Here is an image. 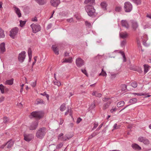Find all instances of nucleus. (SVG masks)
I'll return each instance as SVG.
<instances>
[{"mask_svg": "<svg viewBox=\"0 0 151 151\" xmlns=\"http://www.w3.org/2000/svg\"><path fill=\"white\" fill-rule=\"evenodd\" d=\"M132 1L137 5H140L141 3L140 0H132Z\"/></svg>", "mask_w": 151, "mask_h": 151, "instance_id": "37", "label": "nucleus"}, {"mask_svg": "<svg viewBox=\"0 0 151 151\" xmlns=\"http://www.w3.org/2000/svg\"><path fill=\"white\" fill-rule=\"evenodd\" d=\"M63 145V143H60L58 145H57L56 146V148L58 149H59Z\"/></svg>", "mask_w": 151, "mask_h": 151, "instance_id": "48", "label": "nucleus"}, {"mask_svg": "<svg viewBox=\"0 0 151 151\" xmlns=\"http://www.w3.org/2000/svg\"><path fill=\"white\" fill-rule=\"evenodd\" d=\"M13 81L14 79L13 78L10 80H7L5 81V84L6 85H12L13 83Z\"/></svg>", "mask_w": 151, "mask_h": 151, "instance_id": "24", "label": "nucleus"}, {"mask_svg": "<svg viewBox=\"0 0 151 151\" xmlns=\"http://www.w3.org/2000/svg\"><path fill=\"white\" fill-rule=\"evenodd\" d=\"M14 11L18 15V17H21L22 14L20 9L18 8L16 6H14Z\"/></svg>", "mask_w": 151, "mask_h": 151, "instance_id": "16", "label": "nucleus"}, {"mask_svg": "<svg viewBox=\"0 0 151 151\" xmlns=\"http://www.w3.org/2000/svg\"><path fill=\"white\" fill-rule=\"evenodd\" d=\"M85 24L86 26L88 28H91L92 27L91 24L87 21L85 22Z\"/></svg>", "mask_w": 151, "mask_h": 151, "instance_id": "43", "label": "nucleus"}, {"mask_svg": "<svg viewBox=\"0 0 151 151\" xmlns=\"http://www.w3.org/2000/svg\"><path fill=\"white\" fill-rule=\"evenodd\" d=\"M40 94L44 96H45L47 98V100H49V95L47 94L45 92H44L43 93H41Z\"/></svg>", "mask_w": 151, "mask_h": 151, "instance_id": "42", "label": "nucleus"}, {"mask_svg": "<svg viewBox=\"0 0 151 151\" xmlns=\"http://www.w3.org/2000/svg\"><path fill=\"white\" fill-rule=\"evenodd\" d=\"M55 81H53V83L55 85H57L58 86H59L61 85L60 82L57 80H55Z\"/></svg>", "mask_w": 151, "mask_h": 151, "instance_id": "39", "label": "nucleus"}, {"mask_svg": "<svg viewBox=\"0 0 151 151\" xmlns=\"http://www.w3.org/2000/svg\"><path fill=\"white\" fill-rule=\"evenodd\" d=\"M64 137L63 134V133H61L58 136V140L62 141V139Z\"/></svg>", "mask_w": 151, "mask_h": 151, "instance_id": "40", "label": "nucleus"}, {"mask_svg": "<svg viewBox=\"0 0 151 151\" xmlns=\"http://www.w3.org/2000/svg\"><path fill=\"white\" fill-rule=\"evenodd\" d=\"M36 85V81L32 82L31 83V86L33 87H35Z\"/></svg>", "mask_w": 151, "mask_h": 151, "instance_id": "57", "label": "nucleus"}, {"mask_svg": "<svg viewBox=\"0 0 151 151\" xmlns=\"http://www.w3.org/2000/svg\"><path fill=\"white\" fill-rule=\"evenodd\" d=\"M20 25L21 27H22L24 26L26 24V21H22L20 20Z\"/></svg>", "mask_w": 151, "mask_h": 151, "instance_id": "44", "label": "nucleus"}, {"mask_svg": "<svg viewBox=\"0 0 151 151\" xmlns=\"http://www.w3.org/2000/svg\"><path fill=\"white\" fill-rule=\"evenodd\" d=\"M71 110L69 109V108H68V110L66 111L65 112V115H67L69 112H70V116H71Z\"/></svg>", "mask_w": 151, "mask_h": 151, "instance_id": "51", "label": "nucleus"}, {"mask_svg": "<svg viewBox=\"0 0 151 151\" xmlns=\"http://www.w3.org/2000/svg\"><path fill=\"white\" fill-rule=\"evenodd\" d=\"M72 61V59L71 57H70L68 59L64 58L62 61V63H71Z\"/></svg>", "mask_w": 151, "mask_h": 151, "instance_id": "23", "label": "nucleus"}, {"mask_svg": "<svg viewBox=\"0 0 151 151\" xmlns=\"http://www.w3.org/2000/svg\"><path fill=\"white\" fill-rule=\"evenodd\" d=\"M40 5H42L46 3L45 0H35Z\"/></svg>", "mask_w": 151, "mask_h": 151, "instance_id": "26", "label": "nucleus"}, {"mask_svg": "<svg viewBox=\"0 0 151 151\" xmlns=\"http://www.w3.org/2000/svg\"><path fill=\"white\" fill-rule=\"evenodd\" d=\"M32 20L33 22H37V17H35L34 18H32Z\"/></svg>", "mask_w": 151, "mask_h": 151, "instance_id": "62", "label": "nucleus"}, {"mask_svg": "<svg viewBox=\"0 0 151 151\" xmlns=\"http://www.w3.org/2000/svg\"><path fill=\"white\" fill-rule=\"evenodd\" d=\"M92 95L96 97H100L102 95L101 93H99L96 91L93 92L92 94Z\"/></svg>", "mask_w": 151, "mask_h": 151, "instance_id": "28", "label": "nucleus"}, {"mask_svg": "<svg viewBox=\"0 0 151 151\" xmlns=\"http://www.w3.org/2000/svg\"><path fill=\"white\" fill-rule=\"evenodd\" d=\"M28 55L29 58V61L30 62L32 57V50L30 48H29L28 50Z\"/></svg>", "mask_w": 151, "mask_h": 151, "instance_id": "27", "label": "nucleus"}, {"mask_svg": "<svg viewBox=\"0 0 151 151\" xmlns=\"http://www.w3.org/2000/svg\"><path fill=\"white\" fill-rule=\"evenodd\" d=\"M124 102L123 101H121L118 103L117 106L118 107H119L122 106L124 104Z\"/></svg>", "mask_w": 151, "mask_h": 151, "instance_id": "35", "label": "nucleus"}, {"mask_svg": "<svg viewBox=\"0 0 151 151\" xmlns=\"http://www.w3.org/2000/svg\"><path fill=\"white\" fill-rule=\"evenodd\" d=\"M66 109L65 104V103L63 104L60 106V110L62 111H63Z\"/></svg>", "mask_w": 151, "mask_h": 151, "instance_id": "31", "label": "nucleus"}, {"mask_svg": "<svg viewBox=\"0 0 151 151\" xmlns=\"http://www.w3.org/2000/svg\"><path fill=\"white\" fill-rule=\"evenodd\" d=\"M137 99L136 98H134L130 99L129 102L131 104H132L137 102Z\"/></svg>", "mask_w": 151, "mask_h": 151, "instance_id": "32", "label": "nucleus"}, {"mask_svg": "<svg viewBox=\"0 0 151 151\" xmlns=\"http://www.w3.org/2000/svg\"><path fill=\"white\" fill-rule=\"evenodd\" d=\"M126 43V41L125 40H123L121 41V45L122 47H125Z\"/></svg>", "mask_w": 151, "mask_h": 151, "instance_id": "46", "label": "nucleus"}, {"mask_svg": "<svg viewBox=\"0 0 151 151\" xmlns=\"http://www.w3.org/2000/svg\"><path fill=\"white\" fill-rule=\"evenodd\" d=\"M109 99V98L105 97L102 100L104 101H107Z\"/></svg>", "mask_w": 151, "mask_h": 151, "instance_id": "64", "label": "nucleus"}, {"mask_svg": "<svg viewBox=\"0 0 151 151\" xmlns=\"http://www.w3.org/2000/svg\"><path fill=\"white\" fill-rule=\"evenodd\" d=\"M43 116L42 113L41 111H33L31 113L29 117L32 118L33 117L40 119Z\"/></svg>", "mask_w": 151, "mask_h": 151, "instance_id": "3", "label": "nucleus"}, {"mask_svg": "<svg viewBox=\"0 0 151 151\" xmlns=\"http://www.w3.org/2000/svg\"><path fill=\"white\" fill-rule=\"evenodd\" d=\"M5 87L2 84H0V91L2 93H4V90Z\"/></svg>", "mask_w": 151, "mask_h": 151, "instance_id": "36", "label": "nucleus"}, {"mask_svg": "<svg viewBox=\"0 0 151 151\" xmlns=\"http://www.w3.org/2000/svg\"><path fill=\"white\" fill-rule=\"evenodd\" d=\"M76 64L78 67H81L84 64V61L81 58H78L76 59Z\"/></svg>", "mask_w": 151, "mask_h": 151, "instance_id": "8", "label": "nucleus"}, {"mask_svg": "<svg viewBox=\"0 0 151 151\" xmlns=\"http://www.w3.org/2000/svg\"><path fill=\"white\" fill-rule=\"evenodd\" d=\"M45 104L44 101L41 99H38L36 100V104Z\"/></svg>", "mask_w": 151, "mask_h": 151, "instance_id": "25", "label": "nucleus"}, {"mask_svg": "<svg viewBox=\"0 0 151 151\" xmlns=\"http://www.w3.org/2000/svg\"><path fill=\"white\" fill-rule=\"evenodd\" d=\"M95 0H85L84 3L86 4H88L89 5H93L94 4Z\"/></svg>", "mask_w": 151, "mask_h": 151, "instance_id": "18", "label": "nucleus"}, {"mask_svg": "<svg viewBox=\"0 0 151 151\" xmlns=\"http://www.w3.org/2000/svg\"><path fill=\"white\" fill-rule=\"evenodd\" d=\"M25 53V51H22L19 54L18 59L19 62L22 63L24 61L26 57Z\"/></svg>", "mask_w": 151, "mask_h": 151, "instance_id": "7", "label": "nucleus"}, {"mask_svg": "<svg viewBox=\"0 0 151 151\" xmlns=\"http://www.w3.org/2000/svg\"><path fill=\"white\" fill-rule=\"evenodd\" d=\"M68 139H67V136L66 134L64 136L63 138L62 139V141H65L68 140Z\"/></svg>", "mask_w": 151, "mask_h": 151, "instance_id": "58", "label": "nucleus"}, {"mask_svg": "<svg viewBox=\"0 0 151 151\" xmlns=\"http://www.w3.org/2000/svg\"><path fill=\"white\" fill-rule=\"evenodd\" d=\"M121 22L122 26L127 28H129V25L127 21L126 20H122L121 21Z\"/></svg>", "mask_w": 151, "mask_h": 151, "instance_id": "15", "label": "nucleus"}, {"mask_svg": "<svg viewBox=\"0 0 151 151\" xmlns=\"http://www.w3.org/2000/svg\"><path fill=\"white\" fill-rule=\"evenodd\" d=\"M19 29L17 27H15L13 28L10 31V36L12 38H14L15 36L18 33Z\"/></svg>", "mask_w": 151, "mask_h": 151, "instance_id": "6", "label": "nucleus"}, {"mask_svg": "<svg viewBox=\"0 0 151 151\" xmlns=\"http://www.w3.org/2000/svg\"><path fill=\"white\" fill-rule=\"evenodd\" d=\"M124 9L125 12H130L132 9V4L129 1L125 2L124 3Z\"/></svg>", "mask_w": 151, "mask_h": 151, "instance_id": "4", "label": "nucleus"}, {"mask_svg": "<svg viewBox=\"0 0 151 151\" xmlns=\"http://www.w3.org/2000/svg\"><path fill=\"white\" fill-rule=\"evenodd\" d=\"M5 37L4 30L0 28V38Z\"/></svg>", "mask_w": 151, "mask_h": 151, "instance_id": "34", "label": "nucleus"}, {"mask_svg": "<svg viewBox=\"0 0 151 151\" xmlns=\"http://www.w3.org/2000/svg\"><path fill=\"white\" fill-rule=\"evenodd\" d=\"M132 26L134 30H136L138 27V24L137 22L133 21L132 22Z\"/></svg>", "mask_w": 151, "mask_h": 151, "instance_id": "20", "label": "nucleus"}, {"mask_svg": "<svg viewBox=\"0 0 151 151\" xmlns=\"http://www.w3.org/2000/svg\"><path fill=\"white\" fill-rule=\"evenodd\" d=\"M107 6L108 4L105 1H102L100 4V6L101 8L104 10H107Z\"/></svg>", "mask_w": 151, "mask_h": 151, "instance_id": "12", "label": "nucleus"}, {"mask_svg": "<svg viewBox=\"0 0 151 151\" xmlns=\"http://www.w3.org/2000/svg\"><path fill=\"white\" fill-rule=\"evenodd\" d=\"M30 27L32 28L33 32L35 33L39 32L41 30V27L40 25L35 24H32L30 25Z\"/></svg>", "mask_w": 151, "mask_h": 151, "instance_id": "5", "label": "nucleus"}, {"mask_svg": "<svg viewBox=\"0 0 151 151\" xmlns=\"http://www.w3.org/2000/svg\"><path fill=\"white\" fill-rule=\"evenodd\" d=\"M144 72L145 73H146L148 71L149 67L150 66L147 65L145 64L144 65Z\"/></svg>", "mask_w": 151, "mask_h": 151, "instance_id": "33", "label": "nucleus"}, {"mask_svg": "<svg viewBox=\"0 0 151 151\" xmlns=\"http://www.w3.org/2000/svg\"><path fill=\"white\" fill-rule=\"evenodd\" d=\"M133 94L135 95H137L138 96H143L144 95V94L142 93H133Z\"/></svg>", "mask_w": 151, "mask_h": 151, "instance_id": "61", "label": "nucleus"}, {"mask_svg": "<svg viewBox=\"0 0 151 151\" xmlns=\"http://www.w3.org/2000/svg\"><path fill=\"white\" fill-rule=\"evenodd\" d=\"M95 102L94 101L93 103H92L90 107H89V109H93L95 107Z\"/></svg>", "mask_w": 151, "mask_h": 151, "instance_id": "45", "label": "nucleus"}, {"mask_svg": "<svg viewBox=\"0 0 151 151\" xmlns=\"http://www.w3.org/2000/svg\"><path fill=\"white\" fill-rule=\"evenodd\" d=\"M122 9V8L120 6H116L115 9V11L117 12H120Z\"/></svg>", "mask_w": 151, "mask_h": 151, "instance_id": "41", "label": "nucleus"}, {"mask_svg": "<svg viewBox=\"0 0 151 151\" xmlns=\"http://www.w3.org/2000/svg\"><path fill=\"white\" fill-rule=\"evenodd\" d=\"M6 144V145H7V148L8 149H10L13 146L14 144V142L12 139H11L7 142Z\"/></svg>", "mask_w": 151, "mask_h": 151, "instance_id": "13", "label": "nucleus"}, {"mask_svg": "<svg viewBox=\"0 0 151 151\" xmlns=\"http://www.w3.org/2000/svg\"><path fill=\"white\" fill-rule=\"evenodd\" d=\"M52 49L55 53L57 55H58L59 54L58 49L57 48L56 46L53 45L52 46Z\"/></svg>", "mask_w": 151, "mask_h": 151, "instance_id": "22", "label": "nucleus"}, {"mask_svg": "<svg viewBox=\"0 0 151 151\" xmlns=\"http://www.w3.org/2000/svg\"><path fill=\"white\" fill-rule=\"evenodd\" d=\"M121 54L123 56V58L124 59V61L125 62L126 61V59L125 56V55L124 53L123 52H121Z\"/></svg>", "mask_w": 151, "mask_h": 151, "instance_id": "53", "label": "nucleus"}, {"mask_svg": "<svg viewBox=\"0 0 151 151\" xmlns=\"http://www.w3.org/2000/svg\"><path fill=\"white\" fill-rule=\"evenodd\" d=\"M119 36L121 38L123 39H124L128 37V34L126 32H122L119 33Z\"/></svg>", "mask_w": 151, "mask_h": 151, "instance_id": "17", "label": "nucleus"}, {"mask_svg": "<svg viewBox=\"0 0 151 151\" xmlns=\"http://www.w3.org/2000/svg\"><path fill=\"white\" fill-rule=\"evenodd\" d=\"M122 90L123 91H125L127 88V86L126 85L123 84L122 85Z\"/></svg>", "mask_w": 151, "mask_h": 151, "instance_id": "52", "label": "nucleus"}, {"mask_svg": "<svg viewBox=\"0 0 151 151\" xmlns=\"http://www.w3.org/2000/svg\"><path fill=\"white\" fill-rule=\"evenodd\" d=\"M143 142L145 144H149V141L147 139L145 138Z\"/></svg>", "mask_w": 151, "mask_h": 151, "instance_id": "54", "label": "nucleus"}, {"mask_svg": "<svg viewBox=\"0 0 151 151\" xmlns=\"http://www.w3.org/2000/svg\"><path fill=\"white\" fill-rule=\"evenodd\" d=\"M117 74L116 73L111 74L110 77L112 79H114L116 78Z\"/></svg>", "mask_w": 151, "mask_h": 151, "instance_id": "50", "label": "nucleus"}, {"mask_svg": "<svg viewBox=\"0 0 151 151\" xmlns=\"http://www.w3.org/2000/svg\"><path fill=\"white\" fill-rule=\"evenodd\" d=\"M98 123H95L94 124L93 127V128L92 130H93L95 129H96L98 126Z\"/></svg>", "mask_w": 151, "mask_h": 151, "instance_id": "55", "label": "nucleus"}, {"mask_svg": "<svg viewBox=\"0 0 151 151\" xmlns=\"http://www.w3.org/2000/svg\"><path fill=\"white\" fill-rule=\"evenodd\" d=\"M114 127V129H118L119 127L117 126V124H115L113 127Z\"/></svg>", "mask_w": 151, "mask_h": 151, "instance_id": "59", "label": "nucleus"}, {"mask_svg": "<svg viewBox=\"0 0 151 151\" xmlns=\"http://www.w3.org/2000/svg\"><path fill=\"white\" fill-rule=\"evenodd\" d=\"M81 71L83 73H84L87 76H88V74L87 73L86 70L85 69H81Z\"/></svg>", "mask_w": 151, "mask_h": 151, "instance_id": "56", "label": "nucleus"}, {"mask_svg": "<svg viewBox=\"0 0 151 151\" xmlns=\"http://www.w3.org/2000/svg\"><path fill=\"white\" fill-rule=\"evenodd\" d=\"M85 8L88 16H92L94 15L95 10L93 5L87 4L85 6Z\"/></svg>", "mask_w": 151, "mask_h": 151, "instance_id": "2", "label": "nucleus"}, {"mask_svg": "<svg viewBox=\"0 0 151 151\" xmlns=\"http://www.w3.org/2000/svg\"><path fill=\"white\" fill-rule=\"evenodd\" d=\"M145 138L143 137H139L138 138V140L141 142H143Z\"/></svg>", "mask_w": 151, "mask_h": 151, "instance_id": "49", "label": "nucleus"}, {"mask_svg": "<svg viewBox=\"0 0 151 151\" xmlns=\"http://www.w3.org/2000/svg\"><path fill=\"white\" fill-rule=\"evenodd\" d=\"M5 50V44L4 42H2L0 45V52L3 53Z\"/></svg>", "mask_w": 151, "mask_h": 151, "instance_id": "14", "label": "nucleus"}, {"mask_svg": "<svg viewBox=\"0 0 151 151\" xmlns=\"http://www.w3.org/2000/svg\"><path fill=\"white\" fill-rule=\"evenodd\" d=\"M24 139L27 142H29L34 138L32 134L24 135Z\"/></svg>", "mask_w": 151, "mask_h": 151, "instance_id": "9", "label": "nucleus"}, {"mask_svg": "<svg viewBox=\"0 0 151 151\" xmlns=\"http://www.w3.org/2000/svg\"><path fill=\"white\" fill-rule=\"evenodd\" d=\"M50 3L52 6L56 7L60 4V0H51Z\"/></svg>", "mask_w": 151, "mask_h": 151, "instance_id": "11", "label": "nucleus"}, {"mask_svg": "<svg viewBox=\"0 0 151 151\" xmlns=\"http://www.w3.org/2000/svg\"><path fill=\"white\" fill-rule=\"evenodd\" d=\"M38 125V122L37 121H35L33 122L29 127V129L30 130H33L35 129Z\"/></svg>", "mask_w": 151, "mask_h": 151, "instance_id": "10", "label": "nucleus"}, {"mask_svg": "<svg viewBox=\"0 0 151 151\" xmlns=\"http://www.w3.org/2000/svg\"><path fill=\"white\" fill-rule=\"evenodd\" d=\"M52 26V24H48L47 27V29L48 30Z\"/></svg>", "mask_w": 151, "mask_h": 151, "instance_id": "60", "label": "nucleus"}, {"mask_svg": "<svg viewBox=\"0 0 151 151\" xmlns=\"http://www.w3.org/2000/svg\"><path fill=\"white\" fill-rule=\"evenodd\" d=\"M107 75L106 72L104 70V68H102L101 69V72L99 74V76H103L106 77L107 76Z\"/></svg>", "mask_w": 151, "mask_h": 151, "instance_id": "29", "label": "nucleus"}, {"mask_svg": "<svg viewBox=\"0 0 151 151\" xmlns=\"http://www.w3.org/2000/svg\"><path fill=\"white\" fill-rule=\"evenodd\" d=\"M47 132V129L45 127H42L40 128L36 133V136L40 139L43 138Z\"/></svg>", "mask_w": 151, "mask_h": 151, "instance_id": "1", "label": "nucleus"}, {"mask_svg": "<svg viewBox=\"0 0 151 151\" xmlns=\"http://www.w3.org/2000/svg\"><path fill=\"white\" fill-rule=\"evenodd\" d=\"M111 103L110 101H109L106 103L104 104L103 107V109L104 110H105L107 109L108 108Z\"/></svg>", "mask_w": 151, "mask_h": 151, "instance_id": "19", "label": "nucleus"}, {"mask_svg": "<svg viewBox=\"0 0 151 151\" xmlns=\"http://www.w3.org/2000/svg\"><path fill=\"white\" fill-rule=\"evenodd\" d=\"M131 85L132 87L134 88H136L137 86V83L136 82H132Z\"/></svg>", "mask_w": 151, "mask_h": 151, "instance_id": "47", "label": "nucleus"}, {"mask_svg": "<svg viewBox=\"0 0 151 151\" xmlns=\"http://www.w3.org/2000/svg\"><path fill=\"white\" fill-rule=\"evenodd\" d=\"M98 132H94L91 134L90 135L88 138V139H91L92 138L95 136L96 135L98 134Z\"/></svg>", "mask_w": 151, "mask_h": 151, "instance_id": "30", "label": "nucleus"}, {"mask_svg": "<svg viewBox=\"0 0 151 151\" xmlns=\"http://www.w3.org/2000/svg\"><path fill=\"white\" fill-rule=\"evenodd\" d=\"M9 122V118L6 117H4L3 118V122L4 123H6Z\"/></svg>", "mask_w": 151, "mask_h": 151, "instance_id": "38", "label": "nucleus"}, {"mask_svg": "<svg viewBox=\"0 0 151 151\" xmlns=\"http://www.w3.org/2000/svg\"><path fill=\"white\" fill-rule=\"evenodd\" d=\"M116 111V108H112L110 110V111L111 113H113L114 111Z\"/></svg>", "mask_w": 151, "mask_h": 151, "instance_id": "63", "label": "nucleus"}, {"mask_svg": "<svg viewBox=\"0 0 151 151\" xmlns=\"http://www.w3.org/2000/svg\"><path fill=\"white\" fill-rule=\"evenodd\" d=\"M132 147L135 150H140L141 148L138 145L136 144H133L132 145Z\"/></svg>", "mask_w": 151, "mask_h": 151, "instance_id": "21", "label": "nucleus"}]
</instances>
